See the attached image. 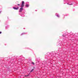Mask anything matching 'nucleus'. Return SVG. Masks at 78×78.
I'll list each match as a JSON object with an SVG mask.
<instances>
[{
    "label": "nucleus",
    "instance_id": "nucleus-1",
    "mask_svg": "<svg viewBox=\"0 0 78 78\" xmlns=\"http://www.w3.org/2000/svg\"><path fill=\"white\" fill-rule=\"evenodd\" d=\"M24 4H25V2L24 1H22V4L21 5V8H23L24 7Z\"/></svg>",
    "mask_w": 78,
    "mask_h": 78
},
{
    "label": "nucleus",
    "instance_id": "nucleus-2",
    "mask_svg": "<svg viewBox=\"0 0 78 78\" xmlns=\"http://www.w3.org/2000/svg\"><path fill=\"white\" fill-rule=\"evenodd\" d=\"M23 8H20L19 11L20 12H22V11H23Z\"/></svg>",
    "mask_w": 78,
    "mask_h": 78
},
{
    "label": "nucleus",
    "instance_id": "nucleus-3",
    "mask_svg": "<svg viewBox=\"0 0 78 78\" xmlns=\"http://www.w3.org/2000/svg\"><path fill=\"white\" fill-rule=\"evenodd\" d=\"M19 7H18L17 8L16 7H13V9H15V10H18V9H19Z\"/></svg>",
    "mask_w": 78,
    "mask_h": 78
},
{
    "label": "nucleus",
    "instance_id": "nucleus-4",
    "mask_svg": "<svg viewBox=\"0 0 78 78\" xmlns=\"http://www.w3.org/2000/svg\"><path fill=\"white\" fill-rule=\"evenodd\" d=\"M26 7H28V6H29V5L28 4H27L26 5Z\"/></svg>",
    "mask_w": 78,
    "mask_h": 78
},
{
    "label": "nucleus",
    "instance_id": "nucleus-5",
    "mask_svg": "<svg viewBox=\"0 0 78 78\" xmlns=\"http://www.w3.org/2000/svg\"><path fill=\"white\" fill-rule=\"evenodd\" d=\"M33 70H34V69H32L31 71L30 72H32L33 71Z\"/></svg>",
    "mask_w": 78,
    "mask_h": 78
},
{
    "label": "nucleus",
    "instance_id": "nucleus-6",
    "mask_svg": "<svg viewBox=\"0 0 78 78\" xmlns=\"http://www.w3.org/2000/svg\"><path fill=\"white\" fill-rule=\"evenodd\" d=\"M56 16H57V17H59V15L58 14L57 15H56Z\"/></svg>",
    "mask_w": 78,
    "mask_h": 78
},
{
    "label": "nucleus",
    "instance_id": "nucleus-7",
    "mask_svg": "<svg viewBox=\"0 0 78 78\" xmlns=\"http://www.w3.org/2000/svg\"><path fill=\"white\" fill-rule=\"evenodd\" d=\"M73 4H69V3H67V5H73Z\"/></svg>",
    "mask_w": 78,
    "mask_h": 78
},
{
    "label": "nucleus",
    "instance_id": "nucleus-8",
    "mask_svg": "<svg viewBox=\"0 0 78 78\" xmlns=\"http://www.w3.org/2000/svg\"><path fill=\"white\" fill-rule=\"evenodd\" d=\"M32 64H33V65H34V62H32Z\"/></svg>",
    "mask_w": 78,
    "mask_h": 78
},
{
    "label": "nucleus",
    "instance_id": "nucleus-9",
    "mask_svg": "<svg viewBox=\"0 0 78 78\" xmlns=\"http://www.w3.org/2000/svg\"><path fill=\"white\" fill-rule=\"evenodd\" d=\"M25 34V33H23L21 35H22L23 34Z\"/></svg>",
    "mask_w": 78,
    "mask_h": 78
},
{
    "label": "nucleus",
    "instance_id": "nucleus-10",
    "mask_svg": "<svg viewBox=\"0 0 78 78\" xmlns=\"http://www.w3.org/2000/svg\"><path fill=\"white\" fill-rule=\"evenodd\" d=\"M18 6H20V4H18Z\"/></svg>",
    "mask_w": 78,
    "mask_h": 78
},
{
    "label": "nucleus",
    "instance_id": "nucleus-11",
    "mask_svg": "<svg viewBox=\"0 0 78 78\" xmlns=\"http://www.w3.org/2000/svg\"><path fill=\"white\" fill-rule=\"evenodd\" d=\"M0 34H2V32H0Z\"/></svg>",
    "mask_w": 78,
    "mask_h": 78
},
{
    "label": "nucleus",
    "instance_id": "nucleus-12",
    "mask_svg": "<svg viewBox=\"0 0 78 78\" xmlns=\"http://www.w3.org/2000/svg\"><path fill=\"white\" fill-rule=\"evenodd\" d=\"M28 76V75L27 76Z\"/></svg>",
    "mask_w": 78,
    "mask_h": 78
},
{
    "label": "nucleus",
    "instance_id": "nucleus-13",
    "mask_svg": "<svg viewBox=\"0 0 78 78\" xmlns=\"http://www.w3.org/2000/svg\"><path fill=\"white\" fill-rule=\"evenodd\" d=\"M1 12H0V13H1Z\"/></svg>",
    "mask_w": 78,
    "mask_h": 78
}]
</instances>
